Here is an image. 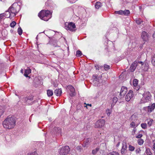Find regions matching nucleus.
<instances>
[{"label":"nucleus","instance_id":"obj_6","mask_svg":"<svg viewBox=\"0 0 155 155\" xmlns=\"http://www.w3.org/2000/svg\"><path fill=\"white\" fill-rule=\"evenodd\" d=\"M65 28L67 30H69L71 31H74L75 30V29L76 26L75 24L73 22L68 23L66 22L65 24Z\"/></svg>","mask_w":155,"mask_h":155},{"label":"nucleus","instance_id":"obj_18","mask_svg":"<svg viewBox=\"0 0 155 155\" xmlns=\"http://www.w3.org/2000/svg\"><path fill=\"white\" fill-rule=\"evenodd\" d=\"M137 62L136 61H135L133 63L130 68L131 71L133 72L134 71L137 66Z\"/></svg>","mask_w":155,"mask_h":155},{"label":"nucleus","instance_id":"obj_2","mask_svg":"<svg viewBox=\"0 0 155 155\" xmlns=\"http://www.w3.org/2000/svg\"><path fill=\"white\" fill-rule=\"evenodd\" d=\"M51 12L48 10H42L38 14V16L41 19L47 21L51 17Z\"/></svg>","mask_w":155,"mask_h":155},{"label":"nucleus","instance_id":"obj_27","mask_svg":"<svg viewBox=\"0 0 155 155\" xmlns=\"http://www.w3.org/2000/svg\"><path fill=\"white\" fill-rule=\"evenodd\" d=\"M123 15H128L130 13V11L128 10H126L124 11H123Z\"/></svg>","mask_w":155,"mask_h":155},{"label":"nucleus","instance_id":"obj_41","mask_svg":"<svg viewBox=\"0 0 155 155\" xmlns=\"http://www.w3.org/2000/svg\"><path fill=\"white\" fill-rule=\"evenodd\" d=\"M76 149L79 152H81V147L80 146H78L76 147Z\"/></svg>","mask_w":155,"mask_h":155},{"label":"nucleus","instance_id":"obj_60","mask_svg":"<svg viewBox=\"0 0 155 155\" xmlns=\"http://www.w3.org/2000/svg\"><path fill=\"white\" fill-rule=\"evenodd\" d=\"M133 131H134V132H135V130L134 129V130H133Z\"/></svg>","mask_w":155,"mask_h":155},{"label":"nucleus","instance_id":"obj_37","mask_svg":"<svg viewBox=\"0 0 155 155\" xmlns=\"http://www.w3.org/2000/svg\"><path fill=\"white\" fill-rule=\"evenodd\" d=\"M16 24V22L15 21H13L10 24V26L12 28H13Z\"/></svg>","mask_w":155,"mask_h":155},{"label":"nucleus","instance_id":"obj_58","mask_svg":"<svg viewBox=\"0 0 155 155\" xmlns=\"http://www.w3.org/2000/svg\"><path fill=\"white\" fill-rule=\"evenodd\" d=\"M111 106L112 107L114 106H113V102L111 104Z\"/></svg>","mask_w":155,"mask_h":155},{"label":"nucleus","instance_id":"obj_31","mask_svg":"<svg viewBox=\"0 0 155 155\" xmlns=\"http://www.w3.org/2000/svg\"><path fill=\"white\" fill-rule=\"evenodd\" d=\"M144 141L142 139H140L138 140V143L139 145H142Z\"/></svg>","mask_w":155,"mask_h":155},{"label":"nucleus","instance_id":"obj_52","mask_svg":"<svg viewBox=\"0 0 155 155\" xmlns=\"http://www.w3.org/2000/svg\"><path fill=\"white\" fill-rule=\"evenodd\" d=\"M140 151V149L136 150V152L137 153H139Z\"/></svg>","mask_w":155,"mask_h":155},{"label":"nucleus","instance_id":"obj_3","mask_svg":"<svg viewBox=\"0 0 155 155\" xmlns=\"http://www.w3.org/2000/svg\"><path fill=\"white\" fill-rule=\"evenodd\" d=\"M151 95L148 92L144 93L143 95V97L141 99L140 103L147 102L151 100Z\"/></svg>","mask_w":155,"mask_h":155},{"label":"nucleus","instance_id":"obj_50","mask_svg":"<svg viewBox=\"0 0 155 155\" xmlns=\"http://www.w3.org/2000/svg\"><path fill=\"white\" fill-rule=\"evenodd\" d=\"M95 67L97 70H99V67L98 65L96 66H95Z\"/></svg>","mask_w":155,"mask_h":155},{"label":"nucleus","instance_id":"obj_55","mask_svg":"<svg viewBox=\"0 0 155 155\" xmlns=\"http://www.w3.org/2000/svg\"><path fill=\"white\" fill-rule=\"evenodd\" d=\"M21 72L23 74V70L22 69H21Z\"/></svg>","mask_w":155,"mask_h":155},{"label":"nucleus","instance_id":"obj_4","mask_svg":"<svg viewBox=\"0 0 155 155\" xmlns=\"http://www.w3.org/2000/svg\"><path fill=\"white\" fill-rule=\"evenodd\" d=\"M70 149L68 146H63L58 150V153L61 155H65L69 153Z\"/></svg>","mask_w":155,"mask_h":155},{"label":"nucleus","instance_id":"obj_1","mask_svg":"<svg viewBox=\"0 0 155 155\" xmlns=\"http://www.w3.org/2000/svg\"><path fill=\"white\" fill-rule=\"evenodd\" d=\"M15 119L16 118L14 116L9 117L6 118L3 123L4 127L8 129L13 128L15 125Z\"/></svg>","mask_w":155,"mask_h":155},{"label":"nucleus","instance_id":"obj_19","mask_svg":"<svg viewBox=\"0 0 155 155\" xmlns=\"http://www.w3.org/2000/svg\"><path fill=\"white\" fill-rule=\"evenodd\" d=\"M9 13L11 12L12 13L14 14L15 16L16 15V13L17 12V10L16 9L13 7H10L9 8Z\"/></svg>","mask_w":155,"mask_h":155},{"label":"nucleus","instance_id":"obj_33","mask_svg":"<svg viewBox=\"0 0 155 155\" xmlns=\"http://www.w3.org/2000/svg\"><path fill=\"white\" fill-rule=\"evenodd\" d=\"M82 55V53L81 51L78 50L76 52V56L77 57H80Z\"/></svg>","mask_w":155,"mask_h":155},{"label":"nucleus","instance_id":"obj_11","mask_svg":"<svg viewBox=\"0 0 155 155\" xmlns=\"http://www.w3.org/2000/svg\"><path fill=\"white\" fill-rule=\"evenodd\" d=\"M130 119L131 120L132 122L131 123L130 125L131 127H135V120H137V117L134 115H133L130 118Z\"/></svg>","mask_w":155,"mask_h":155},{"label":"nucleus","instance_id":"obj_49","mask_svg":"<svg viewBox=\"0 0 155 155\" xmlns=\"http://www.w3.org/2000/svg\"><path fill=\"white\" fill-rule=\"evenodd\" d=\"M138 63H139L141 64L142 65H143V64H144L143 63L142 61H139L138 62Z\"/></svg>","mask_w":155,"mask_h":155},{"label":"nucleus","instance_id":"obj_38","mask_svg":"<svg viewBox=\"0 0 155 155\" xmlns=\"http://www.w3.org/2000/svg\"><path fill=\"white\" fill-rule=\"evenodd\" d=\"M147 124L146 123H142L141 124L142 127L143 129H146L147 128Z\"/></svg>","mask_w":155,"mask_h":155},{"label":"nucleus","instance_id":"obj_28","mask_svg":"<svg viewBox=\"0 0 155 155\" xmlns=\"http://www.w3.org/2000/svg\"><path fill=\"white\" fill-rule=\"evenodd\" d=\"M147 155H150V154H152V153L151 152L150 149L149 148H147L145 151Z\"/></svg>","mask_w":155,"mask_h":155},{"label":"nucleus","instance_id":"obj_14","mask_svg":"<svg viewBox=\"0 0 155 155\" xmlns=\"http://www.w3.org/2000/svg\"><path fill=\"white\" fill-rule=\"evenodd\" d=\"M141 37L143 41H147L148 40V35L147 33L145 31H143L142 32Z\"/></svg>","mask_w":155,"mask_h":155},{"label":"nucleus","instance_id":"obj_17","mask_svg":"<svg viewBox=\"0 0 155 155\" xmlns=\"http://www.w3.org/2000/svg\"><path fill=\"white\" fill-rule=\"evenodd\" d=\"M123 146L121 150V153L122 154H124L126 150L127 146L125 142H123L122 143Z\"/></svg>","mask_w":155,"mask_h":155},{"label":"nucleus","instance_id":"obj_35","mask_svg":"<svg viewBox=\"0 0 155 155\" xmlns=\"http://www.w3.org/2000/svg\"><path fill=\"white\" fill-rule=\"evenodd\" d=\"M18 32L19 35H21L22 33V30L21 27L18 28Z\"/></svg>","mask_w":155,"mask_h":155},{"label":"nucleus","instance_id":"obj_10","mask_svg":"<svg viewBox=\"0 0 155 155\" xmlns=\"http://www.w3.org/2000/svg\"><path fill=\"white\" fill-rule=\"evenodd\" d=\"M133 91H130L126 95L125 97L126 100L127 101H129L131 98L133 97Z\"/></svg>","mask_w":155,"mask_h":155},{"label":"nucleus","instance_id":"obj_25","mask_svg":"<svg viewBox=\"0 0 155 155\" xmlns=\"http://www.w3.org/2000/svg\"><path fill=\"white\" fill-rule=\"evenodd\" d=\"M151 63L152 64L155 66V54L152 58Z\"/></svg>","mask_w":155,"mask_h":155},{"label":"nucleus","instance_id":"obj_44","mask_svg":"<svg viewBox=\"0 0 155 155\" xmlns=\"http://www.w3.org/2000/svg\"><path fill=\"white\" fill-rule=\"evenodd\" d=\"M153 121V120L151 119L148 122L147 124L149 126H151Z\"/></svg>","mask_w":155,"mask_h":155},{"label":"nucleus","instance_id":"obj_46","mask_svg":"<svg viewBox=\"0 0 155 155\" xmlns=\"http://www.w3.org/2000/svg\"><path fill=\"white\" fill-rule=\"evenodd\" d=\"M4 111L2 110H0V117L4 113Z\"/></svg>","mask_w":155,"mask_h":155},{"label":"nucleus","instance_id":"obj_56","mask_svg":"<svg viewBox=\"0 0 155 155\" xmlns=\"http://www.w3.org/2000/svg\"><path fill=\"white\" fill-rule=\"evenodd\" d=\"M119 145H120V143L118 142V143L116 145V146L117 147H118L119 146Z\"/></svg>","mask_w":155,"mask_h":155},{"label":"nucleus","instance_id":"obj_8","mask_svg":"<svg viewBox=\"0 0 155 155\" xmlns=\"http://www.w3.org/2000/svg\"><path fill=\"white\" fill-rule=\"evenodd\" d=\"M105 123V120L103 119L98 120L95 124V127L96 128H101L103 126Z\"/></svg>","mask_w":155,"mask_h":155},{"label":"nucleus","instance_id":"obj_5","mask_svg":"<svg viewBox=\"0 0 155 155\" xmlns=\"http://www.w3.org/2000/svg\"><path fill=\"white\" fill-rule=\"evenodd\" d=\"M101 77V75H100L98 77L96 75H93V83L94 85L97 86H100Z\"/></svg>","mask_w":155,"mask_h":155},{"label":"nucleus","instance_id":"obj_43","mask_svg":"<svg viewBox=\"0 0 155 155\" xmlns=\"http://www.w3.org/2000/svg\"><path fill=\"white\" fill-rule=\"evenodd\" d=\"M109 111L110 110L109 109H107L106 110V113L108 116H110V113Z\"/></svg>","mask_w":155,"mask_h":155},{"label":"nucleus","instance_id":"obj_40","mask_svg":"<svg viewBox=\"0 0 155 155\" xmlns=\"http://www.w3.org/2000/svg\"><path fill=\"white\" fill-rule=\"evenodd\" d=\"M31 72V70L30 69H26L25 70V73H26L28 74H30Z\"/></svg>","mask_w":155,"mask_h":155},{"label":"nucleus","instance_id":"obj_22","mask_svg":"<svg viewBox=\"0 0 155 155\" xmlns=\"http://www.w3.org/2000/svg\"><path fill=\"white\" fill-rule=\"evenodd\" d=\"M53 93L52 90H47V94L48 96L50 97L52 96Z\"/></svg>","mask_w":155,"mask_h":155},{"label":"nucleus","instance_id":"obj_53","mask_svg":"<svg viewBox=\"0 0 155 155\" xmlns=\"http://www.w3.org/2000/svg\"><path fill=\"white\" fill-rule=\"evenodd\" d=\"M1 15H2V14H0V19H2V18H3V16Z\"/></svg>","mask_w":155,"mask_h":155},{"label":"nucleus","instance_id":"obj_15","mask_svg":"<svg viewBox=\"0 0 155 155\" xmlns=\"http://www.w3.org/2000/svg\"><path fill=\"white\" fill-rule=\"evenodd\" d=\"M68 89H69L71 93H70V96L71 97L75 95V89L74 87L72 86H68Z\"/></svg>","mask_w":155,"mask_h":155},{"label":"nucleus","instance_id":"obj_39","mask_svg":"<svg viewBox=\"0 0 155 155\" xmlns=\"http://www.w3.org/2000/svg\"><path fill=\"white\" fill-rule=\"evenodd\" d=\"M129 150L130 151H133L135 149V147H134L132 146L131 145H130L129 146Z\"/></svg>","mask_w":155,"mask_h":155},{"label":"nucleus","instance_id":"obj_36","mask_svg":"<svg viewBox=\"0 0 155 155\" xmlns=\"http://www.w3.org/2000/svg\"><path fill=\"white\" fill-rule=\"evenodd\" d=\"M136 23L138 25H140L141 22H143L140 19H138L136 20Z\"/></svg>","mask_w":155,"mask_h":155},{"label":"nucleus","instance_id":"obj_30","mask_svg":"<svg viewBox=\"0 0 155 155\" xmlns=\"http://www.w3.org/2000/svg\"><path fill=\"white\" fill-rule=\"evenodd\" d=\"M110 66L106 64L104 65V68L105 70L107 71L110 69Z\"/></svg>","mask_w":155,"mask_h":155},{"label":"nucleus","instance_id":"obj_13","mask_svg":"<svg viewBox=\"0 0 155 155\" xmlns=\"http://www.w3.org/2000/svg\"><path fill=\"white\" fill-rule=\"evenodd\" d=\"M91 141V139L90 138H88L84 141V143L83 144V146L84 147H87L88 145Z\"/></svg>","mask_w":155,"mask_h":155},{"label":"nucleus","instance_id":"obj_16","mask_svg":"<svg viewBox=\"0 0 155 155\" xmlns=\"http://www.w3.org/2000/svg\"><path fill=\"white\" fill-rule=\"evenodd\" d=\"M155 107V104L153 103L151 106H148L146 107L147 110L149 113L152 112L154 109Z\"/></svg>","mask_w":155,"mask_h":155},{"label":"nucleus","instance_id":"obj_29","mask_svg":"<svg viewBox=\"0 0 155 155\" xmlns=\"http://www.w3.org/2000/svg\"><path fill=\"white\" fill-rule=\"evenodd\" d=\"M108 155H119V153L116 151H113L111 152L110 153L108 154Z\"/></svg>","mask_w":155,"mask_h":155},{"label":"nucleus","instance_id":"obj_26","mask_svg":"<svg viewBox=\"0 0 155 155\" xmlns=\"http://www.w3.org/2000/svg\"><path fill=\"white\" fill-rule=\"evenodd\" d=\"M99 148L97 147L95 149L93 150L92 151V153L94 155L95 154L99 151Z\"/></svg>","mask_w":155,"mask_h":155},{"label":"nucleus","instance_id":"obj_32","mask_svg":"<svg viewBox=\"0 0 155 155\" xmlns=\"http://www.w3.org/2000/svg\"><path fill=\"white\" fill-rule=\"evenodd\" d=\"M138 80L137 79H134L133 81V84L134 86H136L138 84Z\"/></svg>","mask_w":155,"mask_h":155},{"label":"nucleus","instance_id":"obj_51","mask_svg":"<svg viewBox=\"0 0 155 155\" xmlns=\"http://www.w3.org/2000/svg\"><path fill=\"white\" fill-rule=\"evenodd\" d=\"M87 105H88V106H90V107H91L92 106H91V104H87L86 106H85L84 107H87Z\"/></svg>","mask_w":155,"mask_h":155},{"label":"nucleus","instance_id":"obj_24","mask_svg":"<svg viewBox=\"0 0 155 155\" xmlns=\"http://www.w3.org/2000/svg\"><path fill=\"white\" fill-rule=\"evenodd\" d=\"M112 100L113 101V106H114L118 100L117 98L116 97H114L113 98Z\"/></svg>","mask_w":155,"mask_h":155},{"label":"nucleus","instance_id":"obj_21","mask_svg":"<svg viewBox=\"0 0 155 155\" xmlns=\"http://www.w3.org/2000/svg\"><path fill=\"white\" fill-rule=\"evenodd\" d=\"M102 6L101 3L99 2H97L95 5V8L96 9H98Z\"/></svg>","mask_w":155,"mask_h":155},{"label":"nucleus","instance_id":"obj_48","mask_svg":"<svg viewBox=\"0 0 155 155\" xmlns=\"http://www.w3.org/2000/svg\"><path fill=\"white\" fill-rule=\"evenodd\" d=\"M28 74L25 73L24 74V75L26 77H29V78H30V77L28 75Z\"/></svg>","mask_w":155,"mask_h":155},{"label":"nucleus","instance_id":"obj_54","mask_svg":"<svg viewBox=\"0 0 155 155\" xmlns=\"http://www.w3.org/2000/svg\"><path fill=\"white\" fill-rule=\"evenodd\" d=\"M153 38H155V31L154 33L153 34Z\"/></svg>","mask_w":155,"mask_h":155},{"label":"nucleus","instance_id":"obj_42","mask_svg":"<svg viewBox=\"0 0 155 155\" xmlns=\"http://www.w3.org/2000/svg\"><path fill=\"white\" fill-rule=\"evenodd\" d=\"M27 155H38V154L35 151L31 153H29Z\"/></svg>","mask_w":155,"mask_h":155},{"label":"nucleus","instance_id":"obj_20","mask_svg":"<svg viewBox=\"0 0 155 155\" xmlns=\"http://www.w3.org/2000/svg\"><path fill=\"white\" fill-rule=\"evenodd\" d=\"M54 94L58 96H60L62 93V91L61 89H56L54 91Z\"/></svg>","mask_w":155,"mask_h":155},{"label":"nucleus","instance_id":"obj_59","mask_svg":"<svg viewBox=\"0 0 155 155\" xmlns=\"http://www.w3.org/2000/svg\"><path fill=\"white\" fill-rule=\"evenodd\" d=\"M99 68L100 67L101 68L102 67L101 66H99Z\"/></svg>","mask_w":155,"mask_h":155},{"label":"nucleus","instance_id":"obj_47","mask_svg":"<svg viewBox=\"0 0 155 155\" xmlns=\"http://www.w3.org/2000/svg\"><path fill=\"white\" fill-rule=\"evenodd\" d=\"M144 64L145 65V69L147 70L148 68V64H147L146 63H145Z\"/></svg>","mask_w":155,"mask_h":155},{"label":"nucleus","instance_id":"obj_57","mask_svg":"<svg viewBox=\"0 0 155 155\" xmlns=\"http://www.w3.org/2000/svg\"><path fill=\"white\" fill-rule=\"evenodd\" d=\"M153 148L154 149H155V143H154L153 145Z\"/></svg>","mask_w":155,"mask_h":155},{"label":"nucleus","instance_id":"obj_12","mask_svg":"<svg viewBox=\"0 0 155 155\" xmlns=\"http://www.w3.org/2000/svg\"><path fill=\"white\" fill-rule=\"evenodd\" d=\"M33 100V97L31 96H28L24 98V100L26 103V104H27V105L31 104Z\"/></svg>","mask_w":155,"mask_h":155},{"label":"nucleus","instance_id":"obj_7","mask_svg":"<svg viewBox=\"0 0 155 155\" xmlns=\"http://www.w3.org/2000/svg\"><path fill=\"white\" fill-rule=\"evenodd\" d=\"M51 133L52 135H55L56 136L61 135V129L59 127H55L51 131Z\"/></svg>","mask_w":155,"mask_h":155},{"label":"nucleus","instance_id":"obj_23","mask_svg":"<svg viewBox=\"0 0 155 155\" xmlns=\"http://www.w3.org/2000/svg\"><path fill=\"white\" fill-rule=\"evenodd\" d=\"M51 42L54 46L55 47L57 46V41L56 40L53 39L51 41Z\"/></svg>","mask_w":155,"mask_h":155},{"label":"nucleus","instance_id":"obj_45","mask_svg":"<svg viewBox=\"0 0 155 155\" xmlns=\"http://www.w3.org/2000/svg\"><path fill=\"white\" fill-rule=\"evenodd\" d=\"M143 136L142 134H139L137 136H136V137L137 138H141Z\"/></svg>","mask_w":155,"mask_h":155},{"label":"nucleus","instance_id":"obj_34","mask_svg":"<svg viewBox=\"0 0 155 155\" xmlns=\"http://www.w3.org/2000/svg\"><path fill=\"white\" fill-rule=\"evenodd\" d=\"M115 14H118L119 15H123V12L122 10H120L119 11H117L115 12Z\"/></svg>","mask_w":155,"mask_h":155},{"label":"nucleus","instance_id":"obj_9","mask_svg":"<svg viewBox=\"0 0 155 155\" xmlns=\"http://www.w3.org/2000/svg\"><path fill=\"white\" fill-rule=\"evenodd\" d=\"M127 91V87L124 86H123L121 87L120 94L121 98L125 96Z\"/></svg>","mask_w":155,"mask_h":155}]
</instances>
